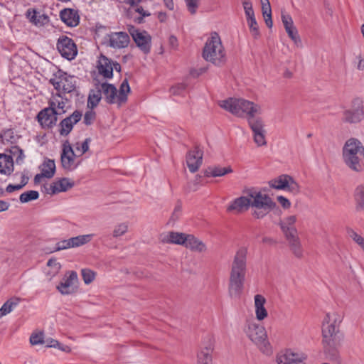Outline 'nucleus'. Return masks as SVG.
I'll return each instance as SVG.
<instances>
[{
    "instance_id": "20",
    "label": "nucleus",
    "mask_w": 364,
    "mask_h": 364,
    "mask_svg": "<svg viewBox=\"0 0 364 364\" xmlns=\"http://www.w3.org/2000/svg\"><path fill=\"white\" fill-rule=\"evenodd\" d=\"M82 118V113L75 110L69 117L63 119L60 124L59 132L62 136H67L73 129V126L77 124Z\"/></svg>"
},
{
    "instance_id": "1",
    "label": "nucleus",
    "mask_w": 364,
    "mask_h": 364,
    "mask_svg": "<svg viewBox=\"0 0 364 364\" xmlns=\"http://www.w3.org/2000/svg\"><path fill=\"white\" fill-rule=\"evenodd\" d=\"M276 206V203L264 190L252 188L245 189L242 196L232 200L226 207V211L240 214L250 208L252 216L259 220L267 216Z\"/></svg>"
},
{
    "instance_id": "35",
    "label": "nucleus",
    "mask_w": 364,
    "mask_h": 364,
    "mask_svg": "<svg viewBox=\"0 0 364 364\" xmlns=\"http://www.w3.org/2000/svg\"><path fill=\"white\" fill-rule=\"evenodd\" d=\"M102 92L101 91L100 83L96 85V90H92L88 97L87 104L91 107H96L102 99Z\"/></svg>"
},
{
    "instance_id": "56",
    "label": "nucleus",
    "mask_w": 364,
    "mask_h": 364,
    "mask_svg": "<svg viewBox=\"0 0 364 364\" xmlns=\"http://www.w3.org/2000/svg\"><path fill=\"white\" fill-rule=\"evenodd\" d=\"M200 0H185L187 9L191 14H195Z\"/></svg>"
},
{
    "instance_id": "39",
    "label": "nucleus",
    "mask_w": 364,
    "mask_h": 364,
    "mask_svg": "<svg viewBox=\"0 0 364 364\" xmlns=\"http://www.w3.org/2000/svg\"><path fill=\"white\" fill-rule=\"evenodd\" d=\"M355 200L356 201V208L358 210H363L364 208V186H358L355 192Z\"/></svg>"
},
{
    "instance_id": "4",
    "label": "nucleus",
    "mask_w": 364,
    "mask_h": 364,
    "mask_svg": "<svg viewBox=\"0 0 364 364\" xmlns=\"http://www.w3.org/2000/svg\"><path fill=\"white\" fill-rule=\"evenodd\" d=\"M342 156L345 164L351 170L361 171L364 169V146L356 138H350L344 144Z\"/></svg>"
},
{
    "instance_id": "52",
    "label": "nucleus",
    "mask_w": 364,
    "mask_h": 364,
    "mask_svg": "<svg viewBox=\"0 0 364 364\" xmlns=\"http://www.w3.org/2000/svg\"><path fill=\"white\" fill-rule=\"evenodd\" d=\"M71 244L72 243H71L70 238L59 241L55 244V246L53 252L60 251V250H66V249H69V248H73L71 246Z\"/></svg>"
},
{
    "instance_id": "30",
    "label": "nucleus",
    "mask_w": 364,
    "mask_h": 364,
    "mask_svg": "<svg viewBox=\"0 0 364 364\" xmlns=\"http://www.w3.org/2000/svg\"><path fill=\"white\" fill-rule=\"evenodd\" d=\"M184 246L192 251L204 252L206 251V245L193 235L187 234Z\"/></svg>"
},
{
    "instance_id": "28",
    "label": "nucleus",
    "mask_w": 364,
    "mask_h": 364,
    "mask_svg": "<svg viewBox=\"0 0 364 364\" xmlns=\"http://www.w3.org/2000/svg\"><path fill=\"white\" fill-rule=\"evenodd\" d=\"M26 16L36 26H43L49 22V17L46 14H41L36 9H28Z\"/></svg>"
},
{
    "instance_id": "53",
    "label": "nucleus",
    "mask_w": 364,
    "mask_h": 364,
    "mask_svg": "<svg viewBox=\"0 0 364 364\" xmlns=\"http://www.w3.org/2000/svg\"><path fill=\"white\" fill-rule=\"evenodd\" d=\"M1 139L4 143L10 142L13 144L16 139V136L12 129H7L1 134Z\"/></svg>"
},
{
    "instance_id": "59",
    "label": "nucleus",
    "mask_w": 364,
    "mask_h": 364,
    "mask_svg": "<svg viewBox=\"0 0 364 364\" xmlns=\"http://www.w3.org/2000/svg\"><path fill=\"white\" fill-rule=\"evenodd\" d=\"M356 68L359 70H364V58L361 53H358L355 55V60L353 62Z\"/></svg>"
},
{
    "instance_id": "10",
    "label": "nucleus",
    "mask_w": 364,
    "mask_h": 364,
    "mask_svg": "<svg viewBox=\"0 0 364 364\" xmlns=\"http://www.w3.org/2000/svg\"><path fill=\"white\" fill-rule=\"evenodd\" d=\"M128 31L136 46L145 54L151 50V36L145 31H140L134 26H129Z\"/></svg>"
},
{
    "instance_id": "8",
    "label": "nucleus",
    "mask_w": 364,
    "mask_h": 364,
    "mask_svg": "<svg viewBox=\"0 0 364 364\" xmlns=\"http://www.w3.org/2000/svg\"><path fill=\"white\" fill-rule=\"evenodd\" d=\"M245 332L247 336L264 353L269 351V343L265 328L255 321H247Z\"/></svg>"
},
{
    "instance_id": "38",
    "label": "nucleus",
    "mask_w": 364,
    "mask_h": 364,
    "mask_svg": "<svg viewBox=\"0 0 364 364\" xmlns=\"http://www.w3.org/2000/svg\"><path fill=\"white\" fill-rule=\"evenodd\" d=\"M215 338L213 335L208 334L203 338V346L200 352H205L212 354L214 349Z\"/></svg>"
},
{
    "instance_id": "27",
    "label": "nucleus",
    "mask_w": 364,
    "mask_h": 364,
    "mask_svg": "<svg viewBox=\"0 0 364 364\" xmlns=\"http://www.w3.org/2000/svg\"><path fill=\"white\" fill-rule=\"evenodd\" d=\"M97 70L105 78H112L113 76L112 60L106 56L101 55L98 60Z\"/></svg>"
},
{
    "instance_id": "41",
    "label": "nucleus",
    "mask_w": 364,
    "mask_h": 364,
    "mask_svg": "<svg viewBox=\"0 0 364 364\" xmlns=\"http://www.w3.org/2000/svg\"><path fill=\"white\" fill-rule=\"evenodd\" d=\"M182 206L180 203H178L171 213L169 220L167 222V225L169 226H173L176 221L179 219L181 215Z\"/></svg>"
},
{
    "instance_id": "37",
    "label": "nucleus",
    "mask_w": 364,
    "mask_h": 364,
    "mask_svg": "<svg viewBox=\"0 0 364 364\" xmlns=\"http://www.w3.org/2000/svg\"><path fill=\"white\" fill-rule=\"evenodd\" d=\"M272 186L276 189L283 190L293 195L298 193L300 191L298 183H278L277 185L273 184Z\"/></svg>"
},
{
    "instance_id": "33",
    "label": "nucleus",
    "mask_w": 364,
    "mask_h": 364,
    "mask_svg": "<svg viewBox=\"0 0 364 364\" xmlns=\"http://www.w3.org/2000/svg\"><path fill=\"white\" fill-rule=\"evenodd\" d=\"M291 251L295 257L301 258L303 256V249L297 235L286 237Z\"/></svg>"
},
{
    "instance_id": "43",
    "label": "nucleus",
    "mask_w": 364,
    "mask_h": 364,
    "mask_svg": "<svg viewBox=\"0 0 364 364\" xmlns=\"http://www.w3.org/2000/svg\"><path fill=\"white\" fill-rule=\"evenodd\" d=\"M247 23L251 33V35L255 39H257L260 36V32L256 18L247 19Z\"/></svg>"
},
{
    "instance_id": "5",
    "label": "nucleus",
    "mask_w": 364,
    "mask_h": 364,
    "mask_svg": "<svg viewBox=\"0 0 364 364\" xmlns=\"http://www.w3.org/2000/svg\"><path fill=\"white\" fill-rule=\"evenodd\" d=\"M220 106L237 117H246L247 120L262 114L259 104L243 98L230 97L220 102Z\"/></svg>"
},
{
    "instance_id": "14",
    "label": "nucleus",
    "mask_w": 364,
    "mask_h": 364,
    "mask_svg": "<svg viewBox=\"0 0 364 364\" xmlns=\"http://www.w3.org/2000/svg\"><path fill=\"white\" fill-rule=\"evenodd\" d=\"M307 355L302 352H294L287 350L277 356L278 364H306Z\"/></svg>"
},
{
    "instance_id": "11",
    "label": "nucleus",
    "mask_w": 364,
    "mask_h": 364,
    "mask_svg": "<svg viewBox=\"0 0 364 364\" xmlns=\"http://www.w3.org/2000/svg\"><path fill=\"white\" fill-rule=\"evenodd\" d=\"M56 46L60 55L68 60L74 59L77 53V46L73 40L66 36H62L58 38Z\"/></svg>"
},
{
    "instance_id": "61",
    "label": "nucleus",
    "mask_w": 364,
    "mask_h": 364,
    "mask_svg": "<svg viewBox=\"0 0 364 364\" xmlns=\"http://www.w3.org/2000/svg\"><path fill=\"white\" fill-rule=\"evenodd\" d=\"M272 182H294L291 176L287 174H282L279 177L276 178Z\"/></svg>"
},
{
    "instance_id": "57",
    "label": "nucleus",
    "mask_w": 364,
    "mask_h": 364,
    "mask_svg": "<svg viewBox=\"0 0 364 364\" xmlns=\"http://www.w3.org/2000/svg\"><path fill=\"white\" fill-rule=\"evenodd\" d=\"M47 265L52 268V274L54 276L56 274L60 269V264L57 262L55 259H50L48 261Z\"/></svg>"
},
{
    "instance_id": "25",
    "label": "nucleus",
    "mask_w": 364,
    "mask_h": 364,
    "mask_svg": "<svg viewBox=\"0 0 364 364\" xmlns=\"http://www.w3.org/2000/svg\"><path fill=\"white\" fill-rule=\"evenodd\" d=\"M265 298L261 294H256L254 297V306L255 316L258 321H263L268 316V312L264 307Z\"/></svg>"
},
{
    "instance_id": "2",
    "label": "nucleus",
    "mask_w": 364,
    "mask_h": 364,
    "mask_svg": "<svg viewBox=\"0 0 364 364\" xmlns=\"http://www.w3.org/2000/svg\"><path fill=\"white\" fill-rule=\"evenodd\" d=\"M342 316L336 311L326 314L322 324L323 346L324 352L335 357L338 348L341 346L343 336L339 330Z\"/></svg>"
},
{
    "instance_id": "18",
    "label": "nucleus",
    "mask_w": 364,
    "mask_h": 364,
    "mask_svg": "<svg viewBox=\"0 0 364 364\" xmlns=\"http://www.w3.org/2000/svg\"><path fill=\"white\" fill-rule=\"evenodd\" d=\"M68 100L63 97L60 93L53 94L48 100V107L58 116L62 115L67 112Z\"/></svg>"
},
{
    "instance_id": "62",
    "label": "nucleus",
    "mask_w": 364,
    "mask_h": 364,
    "mask_svg": "<svg viewBox=\"0 0 364 364\" xmlns=\"http://www.w3.org/2000/svg\"><path fill=\"white\" fill-rule=\"evenodd\" d=\"M133 6H136V9H134V11L139 14L141 16H151V13L144 9V8L142 6H139V4L137 5H134Z\"/></svg>"
},
{
    "instance_id": "3",
    "label": "nucleus",
    "mask_w": 364,
    "mask_h": 364,
    "mask_svg": "<svg viewBox=\"0 0 364 364\" xmlns=\"http://www.w3.org/2000/svg\"><path fill=\"white\" fill-rule=\"evenodd\" d=\"M247 249L240 247L236 252L230 272L228 294L232 299H239L242 293L247 272Z\"/></svg>"
},
{
    "instance_id": "49",
    "label": "nucleus",
    "mask_w": 364,
    "mask_h": 364,
    "mask_svg": "<svg viewBox=\"0 0 364 364\" xmlns=\"http://www.w3.org/2000/svg\"><path fill=\"white\" fill-rule=\"evenodd\" d=\"M289 37L294 41V44L297 47H301V41L298 34L297 29L296 27H293L286 30Z\"/></svg>"
},
{
    "instance_id": "46",
    "label": "nucleus",
    "mask_w": 364,
    "mask_h": 364,
    "mask_svg": "<svg viewBox=\"0 0 364 364\" xmlns=\"http://www.w3.org/2000/svg\"><path fill=\"white\" fill-rule=\"evenodd\" d=\"M242 3L246 16V19L247 20L255 18L252 4L250 0H242Z\"/></svg>"
},
{
    "instance_id": "34",
    "label": "nucleus",
    "mask_w": 364,
    "mask_h": 364,
    "mask_svg": "<svg viewBox=\"0 0 364 364\" xmlns=\"http://www.w3.org/2000/svg\"><path fill=\"white\" fill-rule=\"evenodd\" d=\"M94 236V234H87L70 237L71 246L73 248H75L86 245L92 240Z\"/></svg>"
},
{
    "instance_id": "26",
    "label": "nucleus",
    "mask_w": 364,
    "mask_h": 364,
    "mask_svg": "<svg viewBox=\"0 0 364 364\" xmlns=\"http://www.w3.org/2000/svg\"><path fill=\"white\" fill-rule=\"evenodd\" d=\"M296 219V215H289L281 221L280 228L285 237L297 235V230L294 226Z\"/></svg>"
},
{
    "instance_id": "60",
    "label": "nucleus",
    "mask_w": 364,
    "mask_h": 364,
    "mask_svg": "<svg viewBox=\"0 0 364 364\" xmlns=\"http://www.w3.org/2000/svg\"><path fill=\"white\" fill-rule=\"evenodd\" d=\"M262 15L264 18L265 23L268 28H272L273 25V22L272 20V9L269 10V11H262Z\"/></svg>"
},
{
    "instance_id": "64",
    "label": "nucleus",
    "mask_w": 364,
    "mask_h": 364,
    "mask_svg": "<svg viewBox=\"0 0 364 364\" xmlns=\"http://www.w3.org/2000/svg\"><path fill=\"white\" fill-rule=\"evenodd\" d=\"M26 183H17L16 185H12L9 184L6 188V191L9 193H11L16 190H20L23 188Z\"/></svg>"
},
{
    "instance_id": "12",
    "label": "nucleus",
    "mask_w": 364,
    "mask_h": 364,
    "mask_svg": "<svg viewBox=\"0 0 364 364\" xmlns=\"http://www.w3.org/2000/svg\"><path fill=\"white\" fill-rule=\"evenodd\" d=\"M77 156L69 142H65L61 153V164L63 167L68 171L75 169L80 163V161L77 160Z\"/></svg>"
},
{
    "instance_id": "19",
    "label": "nucleus",
    "mask_w": 364,
    "mask_h": 364,
    "mask_svg": "<svg viewBox=\"0 0 364 364\" xmlns=\"http://www.w3.org/2000/svg\"><path fill=\"white\" fill-rule=\"evenodd\" d=\"M203 151L198 146L188 151L186 156V164L191 172L194 173L198 170L203 162Z\"/></svg>"
},
{
    "instance_id": "29",
    "label": "nucleus",
    "mask_w": 364,
    "mask_h": 364,
    "mask_svg": "<svg viewBox=\"0 0 364 364\" xmlns=\"http://www.w3.org/2000/svg\"><path fill=\"white\" fill-rule=\"evenodd\" d=\"M233 172L231 166H210L204 171V175L208 178L221 177Z\"/></svg>"
},
{
    "instance_id": "15",
    "label": "nucleus",
    "mask_w": 364,
    "mask_h": 364,
    "mask_svg": "<svg viewBox=\"0 0 364 364\" xmlns=\"http://www.w3.org/2000/svg\"><path fill=\"white\" fill-rule=\"evenodd\" d=\"M363 119L364 109L362 107V100L356 98L353 101L352 109L344 112L343 120L349 123H357Z\"/></svg>"
},
{
    "instance_id": "50",
    "label": "nucleus",
    "mask_w": 364,
    "mask_h": 364,
    "mask_svg": "<svg viewBox=\"0 0 364 364\" xmlns=\"http://www.w3.org/2000/svg\"><path fill=\"white\" fill-rule=\"evenodd\" d=\"M197 364H212V354L199 351L197 355Z\"/></svg>"
},
{
    "instance_id": "6",
    "label": "nucleus",
    "mask_w": 364,
    "mask_h": 364,
    "mask_svg": "<svg viewBox=\"0 0 364 364\" xmlns=\"http://www.w3.org/2000/svg\"><path fill=\"white\" fill-rule=\"evenodd\" d=\"M203 57L205 60L218 66L225 62V52L216 33L208 39L203 50Z\"/></svg>"
},
{
    "instance_id": "22",
    "label": "nucleus",
    "mask_w": 364,
    "mask_h": 364,
    "mask_svg": "<svg viewBox=\"0 0 364 364\" xmlns=\"http://www.w3.org/2000/svg\"><path fill=\"white\" fill-rule=\"evenodd\" d=\"M187 234L170 231L160 235L159 240L163 244H175L184 246Z\"/></svg>"
},
{
    "instance_id": "44",
    "label": "nucleus",
    "mask_w": 364,
    "mask_h": 364,
    "mask_svg": "<svg viewBox=\"0 0 364 364\" xmlns=\"http://www.w3.org/2000/svg\"><path fill=\"white\" fill-rule=\"evenodd\" d=\"M39 197V193L36 191H28L21 194L19 200L21 203H28L36 200Z\"/></svg>"
},
{
    "instance_id": "63",
    "label": "nucleus",
    "mask_w": 364,
    "mask_h": 364,
    "mask_svg": "<svg viewBox=\"0 0 364 364\" xmlns=\"http://www.w3.org/2000/svg\"><path fill=\"white\" fill-rule=\"evenodd\" d=\"M277 200L284 208H289L291 206L290 201L284 196H278Z\"/></svg>"
},
{
    "instance_id": "32",
    "label": "nucleus",
    "mask_w": 364,
    "mask_h": 364,
    "mask_svg": "<svg viewBox=\"0 0 364 364\" xmlns=\"http://www.w3.org/2000/svg\"><path fill=\"white\" fill-rule=\"evenodd\" d=\"M74 183H43L46 193L53 195L62 191H66L73 188Z\"/></svg>"
},
{
    "instance_id": "48",
    "label": "nucleus",
    "mask_w": 364,
    "mask_h": 364,
    "mask_svg": "<svg viewBox=\"0 0 364 364\" xmlns=\"http://www.w3.org/2000/svg\"><path fill=\"white\" fill-rule=\"evenodd\" d=\"M9 153L11 154V156L16 157V162H19L20 161H22L24 158L23 150L16 145H11V147L9 149Z\"/></svg>"
},
{
    "instance_id": "58",
    "label": "nucleus",
    "mask_w": 364,
    "mask_h": 364,
    "mask_svg": "<svg viewBox=\"0 0 364 364\" xmlns=\"http://www.w3.org/2000/svg\"><path fill=\"white\" fill-rule=\"evenodd\" d=\"M95 112L92 110L87 111L84 116V123L86 125H90L92 124L93 121L95 119Z\"/></svg>"
},
{
    "instance_id": "40",
    "label": "nucleus",
    "mask_w": 364,
    "mask_h": 364,
    "mask_svg": "<svg viewBox=\"0 0 364 364\" xmlns=\"http://www.w3.org/2000/svg\"><path fill=\"white\" fill-rule=\"evenodd\" d=\"M128 223L124 222L116 225L112 231V236L114 238L123 236L128 232Z\"/></svg>"
},
{
    "instance_id": "42",
    "label": "nucleus",
    "mask_w": 364,
    "mask_h": 364,
    "mask_svg": "<svg viewBox=\"0 0 364 364\" xmlns=\"http://www.w3.org/2000/svg\"><path fill=\"white\" fill-rule=\"evenodd\" d=\"M346 232L348 236L358 244L364 251V238L352 228H347Z\"/></svg>"
},
{
    "instance_id": "17",
    "label": "nucleus",
    "mask_w": 364,
    "mask_h": 364,
    "mask_svg": "<svg viewBox=\"0 0 364 364\" xmlns=\"http://www.w3.org/2000/svg\"><path fill=\"white\" fill-rule=\"evenodd\" d=\"M107 45L115 49L126 48L130 41L126 32H114L107 35Z\"/></svg>"
},
{
    "instance_id": "24",
    "label": "nucleus",
    "mask_w": 364,
    "mask_h": 364,
    "mask_svg": "<svg viewBox=\"0 0 364 364\" xmlns=\"http://www.w3.org/2000/svg\"><path fill=\"white\" fill-rule=\"evenodd\" d=\"M60 17L67 26L75 27L80 23L78 11L73 9H64L60 12Z\"/></svg>"
},
{
    "instance_id": "54",
    "label": "nucleus",
    "mask_w": 364,
    "mask_h": 364,
    "mask_svg": "<svg viewBox=\"0 0 364 364\" xmlns=\"http://www.w3.org/2000/svg\"><path fill=\"white\" fill-rule=\"evenodd\" d=\"M30 343L31 345H38L44 343V336L42 332L32 333L30 337Z\"/></svg>"
},
{
    "instance_id": "16",
    "label": "nucleus",
    "mask_w": 364,
    "mask_h": 364,
    "mask_svg": "<svg viewBox=\"0 0 364 364\" xmlns=\"http://www.w3.org/2000/svg\"><path fill=\"white\" fill-rule=\"evenodd\" d=\"M77 273L70 272L68 275H65L62 282L57 286V289L62 294H71L77 291Z\"/></svg>"
},
{
    "instance_id": "36",
    "label": "nucleus",
    "mask_w": 364,
    "mask_h": 364,
    "mask_svg": "<svg viewBox=\"0 0 364 364\" xmlns=\"http://www.w3.org/2000/svg\"><path fill=\"white\" fill-rule=\"evenodd\" d=\"M19 301L18 298H13L6 301L0 309V318L10 313L18 304Z\"/></svg>"
},
{
    "instance_id": "45",
    "label": "nucleus",
    "mask_w": 364,
    "mask_h": 364,
    "mask_svg": "<svg viewBox=\"0 0 364 364\" xmlns=\"http://www.w3.org/2000/svg\"><path fill=\"white\" fill-rule=\"evenodd\" d=\"M90 142V139L87 138L83 142H77L75 144H74V147L76 150V152L79 154L78 156H82L88 151Z\"/></svg>"
},
{
    "instance_id": "13",
    "label": "nucleus",
    "mask_w": 364,
    "mask_h": 364,
    "mask_svg": "<svg viewBox=\"0 0 364 364\" xmlns=\"http://www.w3.org/2000/svg\"><path fill=\"white\" fill-rule=\"evenodd\" d=\"M247 121L249 126L253 133L254 141L258 146L266 145V131L264 129V124L262 119L261 118L254 117L250 119Z\"/></svg>"
},
{
    "instance_id": "55",
    "label": "nucleus",
    "mask_w": 364,
    "mask_h": 364,
    "mask_svg": "<svg viewBox=\"0 0 364 364\" xmlns=\"http://www.w3.org/2000/svg\"><path fill=\"white\" fill-rule=\"evenodd\" d=\"M282 21L285 30L294 27L292 18L288 14H282Z\"/></svg>"
},
{
    "instance_id": "51",
    "label": "nucleus",
    "mask_w": 364,
    "mask_h": 364,
    "mask_svg": "<svg viewBox=\"0 0 364 364\" xmlns=\"http://www.w3.org/2000/svg\"><path fill=\"white\" fill-rule=\"evenodd\" d=\"M186 85L184 83L177 84L170 89V92L173 95L183 96L186 90Z\"/></svg>"
},
{
    "instance_id": "31",
    "label": "nucleus",
    "mask_w": 364,
    "mask_h": 364,
    "mask_svg": "<svg viewBox=\"0 0 364 364\" xmlns=\"http://www.w3.org/2000/svg\"><path fill=\"white\" fill-rule=\"evenodd\" d=\"M14 171V160L12 156L0 154V173L10 175Z\"/></svg>"
},
{
    "instance_id": "23",
    "label": "nucleus",
    "mask_w": 364,
    "mask_h": 364,
    "mask_svg": "<svg viewBox=\"0 0 364 364\" xmlns=\"http://www.w3.org/2000/svg\"><path fill=\"white\" fill-rule=\"evenodd\" d=\"M41 173H38L34 177L33 182H40L42 178L50 179L51 178L55 171V164L53 160L48 159L39 166Z\"/></svg>"
},
{
    "instance_id": "47",
    "label": "nucleus",
    "mask_w": 364,
    "mask_h": 364,
    "mask_svg": "<svg viewBox=\"0 0 364 364\" xmlns=\"http://www.w3.org/2000/svg\"><path fill=\"white\" fill-rule=\"evenodd\" d=\"M81 274L82 279L86 284H89L92 283L96 276L95 272L90 269H82L81 270Z\"/></svg>"
},
{
    "instance_id": "21",
    "label": "nucleus",
    "mask_w": 364,
    "mask_h": 364,
    "mask_svg": "<svg viewBox=\"0 0 364 364\" xmlns=\"http://www.w3.org/2000/svg\"><path fill=\"white\" fill-rule=\"evenodd\" d=\"M38 122L46 128H51L58 121V115L49 107L42 109L37 115Z\"/></svg>"
},
{
    "instance_id": "9",
    "label": "nucleus",
    "mask_w": 364,
    "mask_h": 364,
    "mask_svg": "<svg viewBox=\"0 0 364 364\" xmlns=\"http://www.w3.org/2000/svg\"><path fill=\"white\" fill-rule=\"evenodd\" d=\"M49 82L53 85L58 93L62 95L74 91L76 85V81L73 77L60 71L53 78H50Z\"/></svg>"
},
{
    "instance_id": "7",
    "label": "nucleus",
    "mask_w": 364,
    "mask_h": 364,
    "mask_svg": "<svg viewBox=\"0 0 364 364\" xmlns=\"http://www.w3.org/2000/svg\"><path fill=\"white\" fill-rule=\"evenodd\" d=\"M101 91L108 104H117L119 106L127 100V95L130 92V87L127 80H124L119 87V91L112 84L100 83Z\"/></svg>"
}]
</instances>
